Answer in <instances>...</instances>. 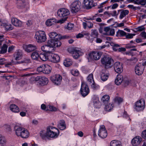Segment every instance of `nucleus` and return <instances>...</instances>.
Listing matches in <instances>:
<instances>
[{
	"instance_id": "obj_53",
	"label": "nucleus",
	"mask_w": 146,
	"mask_h": 146,
	"mask_svg": "<svg viewBox=\"0 0 146 146\" xmlns=\"http://www.w3.org/2000/svg\"><path fill=\"white\" fill-rule=\"evenodd\" d=\"M115 34V31L114 29L110 28L109 32L108 33L107 35L113 36Z\"/></svg>"
},
{
	"instance_id": "obj_34",
	"label": "nucleus",
	"mask_w": 146,
	"mask_h": 146,
	"mask_svg": "<svg viewBox=\"0 0 146 146\" xmlns=\"http://www.w3.org/2000/svg\"><path fill=\"white\" fill-rule=\"evenodd\" d=\"M110 146H121V143L118 141L113 140L110 143Z\"/></svg>"
},
{
	"instance_id": "obj_2",
	"label": "nucleus",
	"mask_w": 146,
	"mask_h": 146,
	"mask_svg": "<svg viewBox=\"0 0 146 146\" xmlns=\"http://www.w3.org/2000/svg\"><path fill=\"white\" fill-rule=\"evenodd\" d=\"M37 42L41 43L44 42L46 39V36L45 32L40 31L36 32L35 36Z\"/></svg>"
},
{
	"instance_id": "obj_10",
	"label": "nucleus",
	"mask_w": 146,
	"mask_h": 146,
	"mask_svg": "<svg viewBox=\"0 0 146 146\" xmlns=\"http://www.w3.org/2000/svg\"><path fill=\"white\" fill-rule=\"evenodd\" d=\"M98 135L100 137L102 138H105L107 136V131L104 125H102L100 126Z\"/></svg>"
},
{
	"instance_id": "obj_46",
	"label": "nucleus",
	"mask_w": 146,
	"mask_h": 146,
	"mask_svg": "<svg viewBox=\"0 0 146 146\" xmlns=\"http://www.w3.org/2000/svg\"><path fill=\"white\" fill-rule=\"evenodd\" d=\"M54 19H50L47 20L46 22V25L48 26H50L54 24Z\"/></svg>"
},
{
	"instance_id": "obj_44",
	"label": "nucleus",
	"mask_w": 146,
	"mask_h": 146,
	"mask_svg": "<svg viewBox=\"0 0 146 146\" xmlns=\"http://www.w3.org/2000/svg\"><path fill=\"white\" fill-rule=\"evenodd\" d=\"M108 74H105V73L102 72L101 76V80L104 81L106 80L108 78Z\"/></svg>"
},
{
	"instance_id": "obj_40",
	"label": "nucleus",
	"mask_w": 146,
	"mask_h": 146,
	"mask_svg": "<svg viewBox=\"0 0 146 146\" xmlns=\"http://www.w3.org/2000/svg\"><path fill=\"white\" fill-rule=\"evenodd\" d=\"M21 53L20 52L18 51L15 53L14 55V57L15 60H18L21 58Z\"/></svg>"
},
{
	"instance_id": "obj_18",
	"label": "nucleus",
	"mask_w": 146,
	"mask_h": 146,
	"mask_svg": "<svg viewBox=\"0 0 146 146\" xmlns=\"http://www.w3.org/2000/svg\"><path fill=\"white\" fill-rule=\"evenodd\" d=\"M25 51L28 52H30L35 50L36 49V46L34 45L29 44L26 45L24 48Z\"/></svg>"
},
{
	"instance_id": "obj_7",
	"label": "nucleus",
	"mask_w": 146,
	"mask_h": 146,
	"mask_svg": "<svg viewBox=\"0 0 146 146\" xmlns=\"http://www.w3.org/2000/svg\"><path fill=\"white\" fill-rule=\"evenodd\" d=\"M51 44L50 41L49 40L46 44L44 45L41 47V50L44 52H46L48 54L51 53L52 50L53 49V47L51 45Z\"/></svg>"
},
{
	"instance_id": "obj_59",
	"label": "nucleus",
	"mask_w": 146,
	"mask_h": 146,
	"mask_svg": "<svg viewBox=\"0 0 146 146\" xmlns=\"http://www.w3.org/2000/svg\"><path fill=\"white\" fill-rule=\"evenodd\" d=\"M67 18L68 17H63V18L58 21L57 23H62L66 20Z\"/></svg>"
},
{
	"instance_id": "obj_29",
	"label": "nucleus",
	"mask_w": 146,
	"mask_h": 146,
	"mask_svg": "<svg viewBox=\"0 0 146 146\" xmlns=\"http://www.w3.org/2000/svg\"><path fill=\"white\" fill-rule=\"evenodd\" d=\"M49 54L48 53L40 54L39 55V58L43 61H46L48 60H49Z\"/></svg>"
},
{
	"instance_id": "obj_23",
	"label": "nucleus",
	"mask_w": 146,
	"mask_h": 146,
	"mask_svg": "<svg viewBox=\"0 0 146 146\" xmlns=\"http://www.w3.org/2000/svg\"><path fill=\"white\" fill-rule=\"evenodd\" d=\"M90 55L93 58L96 60H98L100 59L101 56L102 55V53L101 52H93Z\"/></svg>"
},
{
	"instance_id": "obj_13",
	"label": "nucleus",
	"mask_w": 146,
	"mask_h": 146,
	"mask_svg": "<svg viewBox=\"0 0 146 146\" xmlns=\"http://www.w3.org/2000/svg\"><path fill=\"white\" fill-rule=\"evenodd\" d=\"M49 60L54 62H58L60 60L59 56L57 54L50 53L49 54Z\"/></svg>"
},
{
	"instance_id": "obj_24",
	"label": "nucleus",
	"mask_w": 146,
	"mask_h": 146,
	"mask_svg": "<svg viewBox=\"0 0 146 146\" xmlns=\"http://www.w3.org/2000/svg\"><path fill=\"white\" fill-rule=\"evenodd\" d=\"M40 53L38 51H35L33 52L31 55V57L33 60H38L39 58Z\"/></svg>"
},
{
	"instance_id": "obj_26",
	"label": "nucleus",
	"mask_w": 146,
	"mask_h": 146,
	"mask_svg": "<svg viewBox=\"0 0 146 146\" xmlns=\"http://www.w3.org/2000/svg\"><path fill=\"white\" fill-rule=\"evenodd\" d=\"M10 110L12 111L17 113L19 111V109L18 107L15 104H11L9 106Z\"/></svg>"
},
{
	"instance_id": "obj_48",
	"label": "nucleus",
	"mask_w": 146,
	"mask_h": 146,
	"mask_svg": "<svg viewBox=\"0 0 146 146\" xmlns=\"http://www.w3.org/2000/svg\"><path fill=\"white\" fill-rule=\"evenodd\" d=\"M98 35V33L96 30H92L91 36L94 38H96Z\"/></svg>"
},
{
	"instance_id": "obj_49",
	"label": "nucleus",
	"mask_w": 146,
	"mask_h": 146,
	"mask_svg": "<svg viewBox=\"0 0 146 146\" xmlns=\"http://www.w3.org/2000/svg\"><path fill=\"white\" fill-rule=\"evenodd\" d=\"M49 110L50 111H56L57 109L56 107L50 105H48L47 107V109L46 111Z\"/></svg>"
},
{
	"instance_id": "obj_45",
	"label": "nucleus",
	"mask_w": 146,
	"mask_h": 146,
	"mask_svg": "<svg viewBox=\"0 0 146 146\" xmlns=\"http://www.w3.org/2000/svg\"><path fill=\"white\" fill-rule=\"evenodd\" d=\"M105 105V110L106 111H110L112 109L113 107L112 106V104H110L108 103L107 104H106V105Z\"/></svg>"
},
{
	"instance_id": "obj_1",
	"label": "nucleus",
	"mask_w": 146,
	"mask_h": 146,
	"mask_svg": "<svg viewBox=\"0 0 146 146\" xmlns=\"http://www.w3.org/2000/svg\"><path fill=\"white\" fill-rule=\"evenodd\" d=\"M101 61L103 65L106 69L110 68L113 64V60L108 56H104L102 57Z\"/></svg>"
},
{
	"instance_id": "obj_57",
	"label": "nucleus",
	"mask_w": 146,
	"mask_h": 146,
	"mask_svg": "<svg viewBox=\"0 0 146 146\" xmlns=\"http://www.w3.org/2000/svg\"><path fill=\"white\" fill-rule=\"evenodd\" d=\"M92 83V84H91V86L93 89H96L99 87V86L98 85H97L95 84L94 81Z\"/></svg>"
},
{
	"instance_id": "obj_11",
	"label": "nucleus",
	"mask_w": 146,
	"mask_h": 146,
	"mask_svg": "<svg viewBox=\"0 0 146 146\" xmlns=\"http://www.w3.org/2000/svg\"><path fill=\"white\" fill-rule=\"evenodd\" d=\"M62 80V76L59 75H55L51 77V81L56 85H58L60 84Z\"/></svg>"
},
{
	"instance_id": "obj_27",
	"label": "nucleus",
	"mask_w": 146,
	"mask_h": 146,
	"mask_svg": "<svg viewBox=\"0 0 146 146\" xmlns=\"http://www.w3.org/2000/svg\"><path fill=\"white\" fill-rule=\"evenodd\" d=\"M43 73L48 74L50 73L51 70V67L48 64H44Z\"/></svg>"
},
{
	"instance_id": "obj_47",
	"label": "nucleus",
	"mask_w": 146,
	"mask_h": 146,
	"mask_svg": "<svg viewBox=\"0 0 146 146\" xmlns=\"http://www.w3.org/2000/svg\"><path fill=\"white\" fill-rule=\"evenodd\" d=\"M40 136L43 139H45L46 137H48L47 135V131L46 133L43 131H41L40 133Z\"/></svg>"
},
{
	"instance_id": "obj_9",
	"label": "nucleus",
	"mask_w": 146,
	"mask_h": 146,
	"mask_svg": "<svg viewBox=\"0 0 146 146\" xmlns=\"http://www.w3.org/2000/svg\"><path fill=\"white\" fill-rule=\"evenodd\" d=\"M47 131V135L48 137L52 138H57L59 134V131L57 128H55L54 130Z\"/></svg>"
},
{
	"instance_id": "obj_5",
	"label": "nucleus",
	"mask_w": 146,
	"mask_h": 146,
	"mask_svg": "<svg viewBox=\"0 0 146 146\" xmlns=\"http://www.w3.org/2000/svg\"><path fill=\"white\" fill-rule=\"evenodd\" d=\"M89 89L88 85L85 83L82 82L80 91L82 96L83 97L86 96L89 94Z\"/></svg>"
},
{
	"instance_id": "obj_58",
	"label": "nucleus",
	"mask_w": 146,
	"mask_h": 146,
	"mask_svg": "<svg viewBox=\"0 0 146 146\" xmlns=\"http://www.w3.org/2000/svg\"><path fill=\"white\" fill-rule=\"evenodd\" d=\"M135 35V34L128 33L127 35V34H126L125 35L126 38H132Z\"/></svg>"
},
{
	"instance_id": "obj_31",
	"label": "nucleus",
	"mask_w": 146,
	"mask_h": 146,
	"mask_svg": "<svg viewBox=\"0 0 146 146\" xmlns=\"http://www.w3.org/2000/svg\"><path fill=\"white\" fill-rule=\"evenodd\" d=\"M23 129V130L21 135V137L23 138H26L28 137L29 135V131L27 129L24 128Z\"/></svg>"
},
{
	"instance_id": "obj_15",
	"label": "nucleus",
	"mask_w": 146,
	"mask_h": 146,
	"mask_svg": "<svg viewBox=\"0 0 146 146\" xmlns=\"http://www.w3.org/2000/svg\"><path fill=\"white\" fill-rule=\"evenodd\" d=\"M93 0H84V3L86 8L89 9L97 5L96 3L93 4Z\"/></svg>"
},
{
	"instance_id": "obj_41",
	"label": "nucleus",
	"mask_w": 146,
	"mask_h": 146,
	"mask_svg": "<svg viewBox=\"0 0 146 146\" xmlns=\"http://www.w3.org/2000/svg\"><path fill=\"white\" fill-rule=\"evenodd\" d=\"M87 81L89 84H91L94 81L93 79V76L92 74H90L87 77Z\"/></svg>"
},
{
	"instance_id": "obj_36",
	"label": "nucleus",
	"mask_w": 146,
	"mask_h": 146,
	"mask_svg": "<svg viewBox=\"0 0 146 146\" xmlns=\"http://www.w3.org/2000/svg\"><path fill=\"white\" fill-rule=\"evenodd\" d=\"M3 25L6 30H11L13 29L12 25L8 23H5L3 24Z\"/></svg>"
},
{
	"instance_id": "obj_12",
	"label": "nucleus",
	"mask_w": 146,
	"mask_h": 146,
	"mask_svg": "<svg viewBox=\"0 0 146 146\" xmlns=\"http://www.w3.org/2000/svg\"><path fill=\"white\" fill-rule=\"evenodd\" d=\"M71 53L73 57L75 59H78L83 54V53L80 50H78L76 48H74L72 49Z\"/></svg>"
},
{
	"instance_id": "obj_39",
	"label": "nucleus",
	"mask_w": 146,
	"mask_h": 146,
	"mask_svg": "<svg viewBox=\"0 0 146 146\" xmlns=\"http://www.w3.org/2000/svg\"><path fill=\"white\" fill-rule=\"evenodd\" d=\"M126 34V33H125L124 31L122 30H119L118 31L116 32V36H125Z\"/></svg>"
},
{
	"instance_id": "obj_63",
	"label": "nucleus",
	"mask_w": 146,
	"mask_h": 146,
	"mask_svg": "<svg viewBox=\"0 0 146 146\" xmlns=\"http://www.w3.org/2000/svg\"><path fill=\"white\" fill-rule=\"evenodd\" d=\"M140 35L141 37L144 39H146V33L145 31L142 32L140 34Z\"/></svg>"
},
{
	"instance_id": "obj_32",
	"label": "nucleus",
	"mask_w": 146,
	"mask_h": 146,
	"mask_svg": "<svg viewBox=\"0 0 146 146\" xmlns=\"http://www.w3.org/2000/svg\"><path fill=\"white\" fill-rule=\"evenodd\" d=\"M48 82V78L45 77H42L41 78L40 84L41 85H46Z\"/></svg>"
},
{
	"instance_id": "obj_6",
	"label": "nucleus",
	"mask_w": 146,
	"mask_h": 146,
	"mask_svg": "<svg viewBox=\"0 0 146 146\" xmlns=\"http://www.w3.org/2000/svg\"><path fill=\"white\" fill-rule=\"evenodd\" d=\"M49 35L51 38L50 40H60L65 38H68L69 36H61L60 34H58L55 32H53L50 33Z\"/></svg>"
},
{
	"instance_id": "obj_28",
	"label": "nucleus",
	"mask_w": 146,
	"mask_h": 146,
	"mask_svg": "<svg viewBox=\"0 0 146 146\" xmlns=\"http://www.w3.org/2000/svg\"><path fill=\"white\" fill-rule=\"evenodd\" d=\"M110 99V96L107 95L104 96L102 98V101L103 104H107L109 103Z\"/></svg>"
},
{
	"instance_id": "obj_16",
	"label": "nucleus",
	"mask_w": 146,
	"mask_h": 146,
	"mask_svg": "<svg viewBox=\"0 0 146 146\" xmlns=\"http://www.w3.org/2000/svg\"><path fill=\"white\" fill-rule=\"evenodd\" d=\"M114 68L115 72L118 74L121 73L123 71L122 64L119 62H117L115 63Z\"/></svg>"
},
{
	"instance_id": "obj_38",
	"label": "nucleus",
	"mask_w": 146,
	"mask_h": 146,
	"mask_svg": "<svg viewBox=\"0 0 146 146\" xmlns=\"http://www.w3.org/2000/svg\"><path fill=\"white\" fill-rule=\"evenodd\" d=\"M146 3V0H135L134 1V3L138 5H144Z\"/></svg>"
},
{
	"instance_id": "obj_22",
	"label": "nucleus",
	"mask_w": 146,
	"mask_h": 146,
	"mask_svg": "<svg viewBox=\"0 0 146 146\" xmlns=\"http://www.w3.org/2000/svg\"><path fill=\"white\" fill-rule=\"evenodd\" d=\"M57 126L61 130L65 129L66 127L65 121L63 120H60L58 123Z\"/></svg>"
},
{
	"instance_id": "obj_17",
	"label": "nucleus",
	"mask_w": 146,
	"mask_h": 146,
	"mask_svg": "<svg viewBox=\"0 0 146 146\" xmlns=\"http://www.w3.org/2000/svg\"><path fill=\"white\" fill-rule=\"evenodd\" d=\"M12 23L16 27H21L22 25L21 21L15 17H12L11 19Z\"/></svg>"
},
{
	"instance_id": "obj_43",
	"label": "nucleus",
	"mask_w": 146,
	"mask_h": 146,
	"mask_svg": "<svg viewBox=\"0 0 146 146\" xmlns=\"http://www.w3.org/2000/svg\"><path fill=\"white\" fill-rule=\"evenodd\" d=\"M6 140L4 137L0 135V145L1 146L4 145L6 143Z\"/></svg>"
},
{
	"instance_id": "obj_37",
	"label": "nucleus",
	"mask_w": 146,
	"mask_h": 146,
	"mask_svg": "<svg viewBox=\"0 0 146 146\" xmlns=\"http://www.w3.org/2000/svg\"><path fill=\"white\" fill-rule=\"evenodd\" d=\"M110 44L112 46L113 50L114 51H116L118 50L119 48L120 47V45L117 44H115L113 42H111Z\"/></svg>"
},
{
	"instance_id": "obj_20",
	"label": "nucleus",
	"mask_w": 146,
	"mask_h": 146,
	"mask_svg": "<svg viewBox=\"0 0 146 146\" xmlns=\"http://www.w3.org/2000/svg\"><path fill=\"white\" fill-rule=\"evenodd\" d=\"M60 40H50L51 44V45L53 47H58L61 45V42L59 41Z\"/></svg>"
},
{
	"instance_id": "obj_3",
	"label": "nucleus",
	"mask_w": 146,
	"mask_h": 146,
	"mask_svg": "<svg viewBox=\"0 0 146 146\" xmlns=\"http://www.w3.org/2000/svg\"><path fill=\"white\" fill-rule=\"evenodd\" d=\"M81 6V3L79 1H75L73 2L70 5L72 13L77 12L80 9Z\"/></svg>"
},
{
	"instance_id": "obj_52",
	"label": "nucleus",
	"mask_w": 146,
	"mask_h": 146,
	"mask_svg": "<svg viewBox=\"0 0 146 146\" xmlns=\"http://www.w3.org/2000/svg\"><path fill=\"white\" fill-rule=\"evenodd\" d=\"M123 100L121 98L116 97L114 99V101L116 103H118L119 104L122 102Z\"/></svg>"
},
{
	"instance_id": "obj_21",
	"label": "nucleus",
	"mask_w": 146,
	"mask_h": 146,
	"mask_svg": "<svg viewBox=\"0 0 146 146\" xmlns=\"http://www.w3.org/2000/svg\"><path fill=\"white\" fill-rule=\"evenodd\" d=\"M24 128L23 127H19L17 126H15L14 127V129L15 131L16 135L18 136H21L23 130V129H24Z\"/></svg>"
},
{
	"instance_id": "obj_55",
	"label": "nucleus",
	"mask_w": 146,
	"mask_h": 146,
	"mask_svg": "<svg viewBox=\"0 0 146 146\" xmlns=\"http://www.w3.org/2000/svg\"><path fill=\"white\" fill-rule=\"evenodd\" d=\"M74 27V25L73 24L68 23L66 27V29L68 30H71Z\"/></svg>"
},
{
	"instance_id": "obj_42",
	"label": "nucleus",
	"mask_w": 146,
	"mask_h": 146,
	"mask_svg": "<svg viewBox=\"0 0 146 146\" xmlns=\"http://www.w3.org/2000/svg\"><path fill=\"white\" fill-rule=\"evenodd\" d=\"M7 46L6 44H4L1 48V49L0 51V53L1 54L5 53L7 51Z\"/></svg>"
},
{
	"instance_id": "obj_25",
	"label": "nucleus",
	"mask_w": 146,
	"mask_h": 146,
	"mask_svg": "<svg viewBox=\"0 0 146 146\" xmlns=\"http://www.w3.org/2000/svg\"><path fill=\"white\" fill-rule=\"evenodd\" d=\"M17 7L19 8H22L25 7L26 5L25 0H17Z\"/></svg>"
},
{
	"instance_id": "obj_33",
	"label": "nucleus",
	"mask_w": 146,
	"mask_h": 146,
	"mask_svg": "<svg viewBox=\"0 0 146 146\" xmlns=\"http://www.w3.org/2000/svg\"><path fill=\"white\" fill-rule=\"evenodd\" d=\"M72 62L70 59L66 58L63 62L64 65L66 67H68L72 65Z\"/></svg>"
},
{
	"instance_id": "obj_35",
	"label": "nucleus",
	"mask_w": 146,
	"mask_h": 146,
	"mask_svg": "<svg viewBox=\"0 0 146 146\" xmlns=\"http://www.w3.org/2000/svg\"><path fill=\"white\" fill-rule=\"evenodd\" d=\"M129 13V11L127 10H121L120 15L119 16V18L121 19H122L123 18L128 14Z\"/></svg>"
},
{
	"instance_id": "obj_56",
	"label": "nucleus",
	"mask_w": 146,
	"mask_h": 146,
	"mask_svg": "<svg viewBox=\"0 0 146 146\" xmlns=\"http://www.w3.org/2000/svg\"><path fill=\"white\" fill-rule=\"evenodd\" d=\"M135 29L137 31H144L145 29V28L143 26H141L136 28Z\"/></svg>"
},
{
	"instance_id": "obj_50",
	"label": "nucleus",
	"mask_w": 146,
	"mask_h": 146,
	"mask_svg": "<svg viewBox=\"0 0 146 146\" xmlns=\"http://www.w3.org/2000/svg\"><path fill=\"white\" fill-rule=\"evenodd\" d=\"M89 24H90V23H89L87 21H86V22H83V26L84 28L85 29L86 28L87 26L88 28H90L92 27H93V23H90V25H89Z\"/></svg>"
},
{
	"instance_id": "obj_51",
	"label": "nucleus",
	"mask_w": 146,
	"mask_h": 146,
	"mask_svg": "<svg viewBox=\"0 0 146 146\" xmlns=\"http://www.w3.org/2000/svg\"><path fill=\"white\" fill-rule=\"evenodd\" d=\"M94 106L96 108H99L100 103L98 99H97L96 100H94L93 101Z\"/></svg>"
},
{
	"instance_id": "obj_14",
	"label": "nucleus",
	"mask_w": 146,
	"mask_h": 146,
	"mask_svg": "<svg viewBox=\"0 0 146 146\" xmlns=\"http://www.w3.org/2000/svg\"><path fill=\"white\" fill-rule=\"evenodd\" d=\"M144 69V67L142 64H138L135 67V73L138 75H141L143 73Z\"/></svg>"
},
{
	"instance_id": "obj_19",
	"label": "nucleus",
	"mask_w": 146,
	"mask_h": 146,
	"mask_svg": "<svg viewBox=\"0 0 146 146\" xmlns=\"http://www.w3.org/2000/svg\"><path fill=\"white\" fill-rule=\"evenodd\" d=\"M142 141V139L139 136H136L132 140V145L134 146H136L139 145Z\"/></svg>"
},
{
	"instance_id": "obj_8",
	"label": "nucleus",
	"mask_w": 146,
	"mask_h": 146,
	"mask_svg": "<svg viewBox=\"0 0 146 146\" xmlns=\"http://www.w3.org/2000/svg\"><path fill=\"white\" fill-rule=\"evenodd\" d=\"M70 14V12L68 10L64 8L60 9L57 12L58 15L61 17H68Z\"/></svg>"
},
{
	"instance_id": "obj_62",
	"label": "nucleus",
	"mask_w": 146,
	"mask_h": 146,
	"mask_svg": "<svg viewBox=\"0 0 146 146\" xmlns=\"http://www.w3.org/2000/svg\"><path fill=\"white\" fill-rule=\"evenodd\" d=\"M110 28L109 27H106L104 28V31L106 32L105 34L107 35L109 32Z\"/></svg>"
},
{
	"instance_id": "obj_64",
	"label": "nucleus",
	"mask_w": 146,
	"mask_h": 146,
	"mask_svg": "<svg viewBox=\"0 0 146 146\" xmlns=\"http://www.w3.org/2000/svg\"><path fill=\"white\" fill-rule=\"evenodd\" d=\"M142 136L143 138L146 139V130L143 131Z\"/></svg>"
},
{
	"instance_id": "obj_54",
	"label": "nucleus",
	"mask_w": 146,
	"mask_h": 146,
	"mask_svg": "<svg viewBox=\"0 0 146 146\" xmlns=\"http://www.w3.org/2000/svg\"><path fill=\"white\" fill-rule=\"evenodd\" d=\"M44 64L38 67L37 69V71L38 72H42L43 73Z\"/></svg>"
},
{
	"instance_id": "obj_60",
	"label": "nucleus",
	"mask_w": 146,
	"mask_h": 146,
	"mask_svg": "<svg viewBox=\"0 0 146 146\" xmlns=\"http://www.w3.org/2000/svg\"><path fill=\"white\" fill-rule=\"evenodd\" d=\"M72 75L75 76H77L79 74V72L77 70H73L71 72Z\"/></svg>"
},
{
	"instance_id": "obj_30",
	"label": "nucleus",
	"mask_w": 146,
	"mask_h": 146,
	"mask_svg": "<svg viewBox=\"0 0 146 146\" xmlns=\"http://www.w3.org/2000/svg\"><path fill=\"white\" fill-rule=\"evenodd\" d=\"M123 81V77L120 75H117L115 80V83L117 85L120 84Z\"/></svg>"
},
{
	"instance_id": "obj_4",
	"label": "nucleus",
	"mask_w": 146,
	"mask_h": 146,
	"mask_svg": "<svg viewBox=\"0 0 146 146\" xmlns=\"http://www.w3.org/2000/svg\"><path fill=\"white\" fill-rule=\"evenodd\" d=\"M145 107V101L144 99H141L135 103V109L139 111L143 110Z\"/></svg>"
},
{
	"instance_id": "obj_61",
	"label": "nucleus",
	"mask_w": 146,
	"mask_h": 146,
	"mask_svg": "<svg viewBox=\"0 0 146 146\" xmlns=\"http://www.w3.org/2000/svg\"><path fill=\"white\" fill-rule=\"evenodd\" d=\"M29 82L31 84H33L36 82L34 77H32L30 78L29 80Z\"/></svg>"
}]
</instances>
